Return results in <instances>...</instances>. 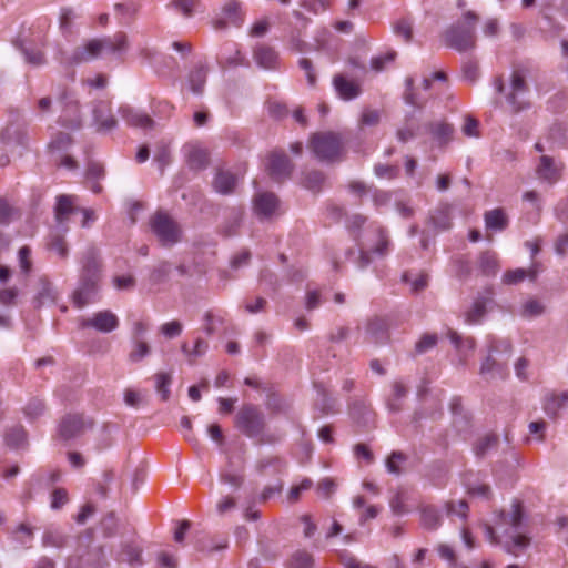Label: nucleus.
Instances as JSON below:
<instances>
[{
    "mask_svg": "<svg viewBox=\"0 0 568 568\" xmlns=\"http://www.w3.org/2000/svg\"><path fill=\"white\" fill-rule=\"evenodd\" d=\"M116 560L120 562H126L132 567L141 566L143 564L142 549L131 542L123 544L116 556Z\"/></svg>",
    "mask_w": 568,
    "mask_h": 568,
    "instance_id": "26",
    "label": "nucleus"
},
{
    "mask_svg": "<svg viewBox=\"0 0 568 568\" xmlns=\"http://www.w3.org/2000/svg\"><path fill=\"white\" fill-rule=\"evenodd\" d=\"M493 290L487 288L485 293H479L471 305L465 311V322L469 325L478 324L485 317L487 307L493 303Z\"/></svg>",
    "mask_w": 568,
    "mask_h": 568,
    "instance_id": "15",
    "label": "nucleus"
},
{
    "mask_svg": "<svg viewBox=\"0 0 568 568\" xmlns=\"http://www.w3.org/2000/svg\"><path fill=\"white\" fill-rule=\"evenodd\" d=\"M568 403V392L560 394H549L545 397L544 410L547 416L555 418L558 412Z\"/></svg>",
    "mask_w": 568,
    "mask_h": 568,
    "instance_id": "29",
    "label": "nucleus"
},
{
    "mask_svg": "<svg viewBox=\"0 0 568 568\" xmlns=\"http://www.w3.org/2000/svg\"><path fill=\"white\" fill-rule=\"evenodd\" d=\"M294 164L283 151H273L268 156L267 172L276 182L291 178Z\"/></svg>",
    "mask_w": 568,
    "mask_h": 568,
    "instance_id": "10",
    "label": "nucleus"
},
{
    "mask_svg": "<svg viewBox=\"0 0 568 568\" xmlns=\"http://www.w3.org/2000/svg\"><path fill=\"white\" fill-rule=\"evenodd\" d=\"M253 57L258 67L267 70L276 69L278 53L267 44H260L253 51Z\"/></svg>",
    "mask_w": 568,
    "mask_h": 568,
    "instance_id": "21",
    "label": "nucleus"
},
{
    "mask_svg": "<svg viewBox=\"0 0 568 568\" xmlns=\"http://www.w3.org/2000/svg\"><path fill=\"white\" fill-rule=\"evenodd\" d=\"M268 113L272 118L276 120H283L288 116L290 109L283 102L272 101L268 103Z\"/></svg>",
    "mask_w": 568,
    "mask_h": 568,
    "instance_id": "56",
    "label": "nucleus"
},
{
    "mask_svg": "<svg viewBox=\"0 0 568 568\" xmlns=\"http://www.w3.org/2000/svg\"><path fill=\"white\" fill-rule=\"evenodd\" d=\"M242 222V213L233 210L229 217L220 226V233L226 237L233 236L237 233V230Z\"/></svg>",
    "mask_w": 568,
    "mask_h": 568,
    "instance_id": "41",
    "label": "nucleus"
},
{
    "mask_svg": "<svg viewBox=\"0 0 568 568\" xmlns=\"http://www.w3.org/2000/svg\"><path fill=\"white\" fill-rule=\"evenodd\" d=\"M480 374L485 378H503L506 375V366L496 362L491 355H488L480 366Z\"/></svg>",
    "mask_w": 568,
    "mask_h": 568,
    "instance_id": "35",
    "label": "nucleus"
},
{
    "mask_svg": "<svg viewBox=\"0 0 568 568\" xmlns=\"http://www.w3.org/2000/svg\"><path fill=\"white\" fill-rule=\"evenodd\" d=\"M406 460V456L400 452H393L386 460V468L389 473L399 475L400 468L399 463Z\"/></svg>",
    "mask_w": 568,
    "mask_h": 568,
    "instance_id": "60",
    "label": "nucleus"
},
{
    "mask_svg": "<svg viewBox=\"0 0 568 568\" xmlns=\"http://www.w3.org/2000/svg\"><path fill=\"white\" fill-rule=\"evenodd\" d=\"M333 84L343 100H353L361 94V85L352 80H348L343 74H336L333 79Z\"/></svg>",
    "mask_w": 568,
    "mask_h": 568,
    "instance_id": "22",
    "label": "nucleus"
},
{
    "mask_svg": "<svg viewBox=\"0 0 568 568\" xmlns=\"http://www.w3.org/2000/svg\"><path fill=\"white\" fill-rule=\"evenodd\" d=\"M267 467H273L275 469V473H281L284 468V463L278 457H267L258 460L255 466L256 471L261 475L266 474Z\"/></svg>",
    "mask_w": 568,
    "mask_h": 568,
    "instance_id": "47",
    "label": "nucleus"
},
{
    "mask_svg": "<svg viewBox=\"0 0 568 568\" xmlns=\"http://www.w3.org/2000/svg\"><path fill=\"white\" fill-rule=\"evenodd\" d=\"M234 424L245 436L256 438L263 435L265 416L257 406L245 404L236 413Z\"/></svg>",
    "mask_w": 568,
    "mask_h": 568,
    "instance_id": "8",
    "label": "nucleus"
},
{
    "mask_svg": "<svg viewBox=\"0 0 568 568\" xmlns=\"http://www.w3.org/2000/svg\"><path fill=\"white\" fill-rule=\"evenodd\" d=\"M57 298V292L51 282L47 278H40L39 290L33 300L36 307H41L49 303H54Z\"/></svg>",
    "mask_w": 568,
    "mask_h": 568,
    "instance_id": "28",
    "label": "nucleus"
},
{
    "mask_svg": "<svg viewBox=\"0 0 568 568\" xmlns=\"http://www.w3.org/2000/svg\"><path fill=\"white\" fill-rule=\"evenodd\" d=\"M430 222L437 230H448L452 225L450 207L448 205H440L435 209L430 214Z\"/></svg>",
    "mask_w": 568,
    "mask_h": 568,
    "instance_id": "33",
    "label": "nucleus"
},
{
    "mask_svg": "<svg viewBox=\"0 0 568 568\" xmlns=\"http://www.w3.org/2000/svg\"><path fill=\"white\" fill-rule=\"evenodd\" d=\"M79 326L81 328L92 327L101 333H110L119 326L118 316L111 311H100L92 317L81 318Z\"/></svg>",
    "mask_w": 568,
    "mask_h": 568,
    "instance_id": "14",
    "label": "nucleus"
},
{
    "mask_svg": "<svg viewBox=\"0 0 568 568\" xmlns=\"http://www.w3.org/2000/svg\"><path fill=\"white\" fill-rule=\"evenodd\" d=\"M497 445L498 436L495 434H487L476 442L474 452L477 457H484L489 450L495 449Z\"/></svg>",
    "mask_w": 568,
    "mask_h": 568,
    "instance_id": "42",
    "label": "nucleus"
},
{
    "mask_svg": "<svg viewBox=\"0 0 568 568\" xmlns=\"http://www.w3.org/2000/svg\"><path fill=\"white\" fill-rule=\"evenodd\" d=\"M445 507L448 516H457L463 520L467 518L469 507L466 500L447 501Z\"/></svg>",
    "mask_w": 568,
    "mask_h": 568,
    "instance_id": "45",
    "label": "nucleus"
},
{
    "mask_svg": "<svg viewBox=\"0 0 568 568\" xmlns=\"http://www.w3.org/2000/svg\"><path fill=\"white\" fill-rule=\"evenodd\" d=\"M544 313V305L537 300H529L523 305L521 315L526 318L535 317Z\"/></svg>",
    "mask_w": 568,
    "mask_h": 568,
    "instance_id": "53",
    "label": "nucleus"
},
{
    "mask_svg": "<svg viewBox=\"0 0 568 568\" xmlns=\"http://www.w3.org/2000/svg\"><path fill=\"white\" fill-rule=\"evenodd\" d=\"M377 244L373 247L372 252L385 256L388 253L389 239L383 227H376Z\"/></svg>",
    "mask_w": 568,
    "mask_h": 568,
    "instance_id": "49",
    "label": "nucleus"
},
{
    "mask_svg": "<svg viewBox=\"0 0 568 568\" xmlns=\"http://www.w3.org/2000/svg\"><path fill=\"white\" fill-rule=\"evenodd\" d=\"M402 280L403 282L410 284L413 293H418L428 285V275L424 273L419 274L415 280H410V273L405 272Z\"/></svg>",
    "mask_w": 568,
    "mask_h": 568,
    "instance_id": "51",
    "label": "nucleus"
},
{
    "mask_svg": "<svg viewBox=\"0 0 568 568\" xmlns=\"http://www.w3.org/2000/svg\"><path fill=\"white\" fill-rule=\"evenodd\" d=\"M79 210L73 204L72 196H58L54 207V219L58 232L50 235L47 247L50 251H54L62 260H65L69 255L68 243L63 235L68 231L65 223L69 221L70 216L75 214Z\"/></svg>",
    "mask_w": 568,
    "mask_h": 568,
    "instance_id": "5",
    "label": "nucleus"
},
{
    "mask_svg": "<svg viewBox=\"0 0 568 568\" xmlns=\"http://www.w3.org/2000/svg\"><path fill=\"white\" fill-rule=\"evenodd\" d=\"M477 22L478 16L475 12H465L463 20L455 22L443 33L445 45L458 52H466L475 49Z\"/></svg>",
    "mask_w": 568,
    "mask_h": 568,
    "instance_id": "3",
    "label": "nucleus"
},
{
    "mask_svg": "<svg viewBox=\"0 0 568 568\" xmlns=\"http://www.w3.org/2000/svg\"><path fill=\"white\" fill-rule=\"evenodd\" d=\"M150 229L161 246L172 247L182 241V226L165 211H156L149 220Z\"/></svg>",
    "mask_w": 568,
    "mask_h": 568,
    "instance_id": "7",
    "label": "nucleus"
},
{
    "mask_svg": "<svg viewBox=\"0 0 568 568\" xmlns=\"http://www.w3.org/2000/svg\"><path fill=\"white\" fill-rule=\"evenodd\" d=\"M151 353V347L143 338H132V349L129 353L131 363H139Z\"/></svg>",
    "mask_w": 568,
    "mask_h": 568,
    "instance_id": "39",
    "label": "nucleus"
},
{
    "mask_svg": "<svg viewBox=\"0 0 568 568\" xmlns=\"http://www.w3.org/2000/svg\"><path fill=\"white\" fill-rule=\"evenodd\" d=\"M183 329V325L180 321H171L168 323H164L160 327L161 334H163L166 338H174L181 335Z\"/></svg>",
    "mask_w": 568,
    "mask_h": 568,
    "instance_id": "57",
    "label": "nucleus"
},
{
    "mask_svg": "<svg viewBox=\"0 0 568 568\" xmlns=\"http://www.w3.org/2000/svg\"><path fill=\"white\" fill-rule=\"evenodd\" d=\"M486 227L503 231L508 226V217L503 209H494L485 213Z\"/></svg>",
    "mask_w": 568,
    "mask_h": 568,
    "instance_id": "32",
    "label": "nucleus"
},
{
    "mask_svg": "<svg viewBox=\"0 0 568 568\" xmlns=\"http://www.w3.org/2000/svg\"><path fill=\"white\" fill-rule=\"evenodd\" d=\"M67 544V537L59 530L48 529L42 537L44 547L62 548Z\"/></svg>",
    "mask_w": 568,
    "mask_h": 568,
    "instance_id": "43",
    "label": "nucleus"
},
{
    "mask_svg": "<svg viewBox=\"0 0 568 568\" xmlns=\"http://www.w3.org/2000/svg\"><path fill=\"white\" fill-rule=\"evenodd\" d=\"M495 526L501 531L504 540L497 535L495 528L489 525H484L486 538L494 545H500L507 552L517 555L519 551L527 548L530 544V538L524 534V510L518 500H514L509 511L500 510L496 514Z\"/></svg>",
    "mask_w": 568,
    "mask_h": 568,
    "instance_id": "1",
    "label": "nucleus"
},
{
    "mask_svg": "<svg viewBox=\"0 0 568 568\" xmlns=\"http://www.w3.org/2000/svg\"><path fill=\"white\" fill-rule=\"evenodd\" d=\"M374 172L378 178H385L390 180L398 176L399 169L396 165L379 163L375 165Z\"/></svg>",
    "mask_w": 568,
    "mask_h": 568,
    "instance_id": "63",
    "label": "nucleus"
},
{
    "mask_svg": "<svg viewBox=\"0 0 568 568\" xmlns=\"http://www.w3.org/2000/svg\"><path fill=\"white\" fill-rule=\"evenodd\" d=\"M478 266L484 275H495L499 270L496 253L490 251L483 252L478 257Z\"/></svg>",
    "mask_w": 568,
    "mask_h": 568,
    "instance_id": "36",
    "label": "nucleus"
},
{
    "mask_svg": "<svg viewBox=\"0 0 568 568\" xmlns=\"http://www.w3.org/2000/svg\"><path fill=\"white\" fill-rule=\"evenodd\" d=\"M254 212L260 217H272L280 207L278 197L272 192H262L254 196Z\"/></svg>",
    "mask_w": 568,
    "mask_h": 568,
    "instance_id": "18",
    "label": "nucleus"
},
{
    "mask_svg": "<svg viewBox=\"0 0 568 568\" xmlns=\"http://www.w3.org/2000/svg\"><path fill=\"white\" fill-rule=\"evenodd\" d=\"M17 216H19L18 210L6 199L0 197V224L8 225Z\"/></svg>",
    "mask_w": 568,
    "mask_h": 568,
    "instance_id": "46",
    "label": "nucleus"
},
{
    "mask_svg": "<svg viewBox=\"0 0 568 568\" xmlns=\"http://www.w3.org/2000/svg\"><path fill=\"white\" fill-rule=\"evenodd\" d=\"M92 122L99 133H106L115 129L118 121L112 114L110 102L100 100L93 103Z\"/></svg>",
    "mask_w": 568,
    "mask_h": 568,
    "instance_id": "11",
    "label": "nucleus"
},
{
    "mask_svg": "<svg viewBox=\"0 0 568 568\" xmlns=\"http://www.w3.org/2000/svg\"><path fill=\"white\" fill-rule=\"evenodd\" d=\"M527 277L534 281L537 277V271L535 268L528 271L524 268L509 270L504 274L503 282L513 285L523 282Z\"/></svg>",
    "mask_w": 568,
    "mask_h": 568,
    "instance_id": "37",
    "label": "nucleus"
},
{
    "mask_svg": "<svg viewBox=\"0 0 568 568\" xmlns=\"http://www.w3.org/2000/svg\"><path fill=\"white\" fill-rule=\"evenodd\" d=\"M209 69L204 64L195 67L187 77L190 89L194 94H202L206 82Z\"/></svg>",
    "mask_w": 568,
    "mask_h": 568,
    "instance_id": "30",
    "label": "nucleus"
},
{
    "mask_svg": "<svg viewBox=\"0 0 568 568\" xmlns=\"http://www.w3.org/2000/svg\"><path fill=\"white\" fill-rule=\"evenodd\" d=\"M420 520L425 528L435 529L439 525L440 517L435 508L426 507L422 510Z\"/></svg>",
    "mask_w": 568,
    "mask_h": 568,
    "instance_id": "48",
    "label": "nucleus"
},
{
    "mask_svg": "<svg viewBox=\"0 0 568 568\" xmlns=\"http://www.w3.org/2000/svg\"><path fill=\"white\" fill-rule=\"evenodd\" d=\"M102 43V50L111 54L122 55L129 49V39L126 33L119 31L112 37L99 38Z\"/></svg>",
    "mask_w": 568,
    "mask_h": 568,
    "instance_id": "20",
    "label": "nucleus"
},
{
    "mask_svg": "<svg viewBox=\"0 0 568 568\" xmlns=\"http://www.w3.org/2000/svg\"><path fill=\"white\" fill-rule=\"evenodd\" d=\"M408 388L400 382L395 381L392 385V394L387 398V407L392 413L402 410V399L406 397Z\"/></svg>",
    "mask_w": 568,
    "mask_h": 568,
    "instance_id": "31",
    "label": "nucleus"
},
{
    "mask_svg": "<svg viewBox=\"0 0 568 568\" xmlns=\"http://www.w3.org/2000/svg\"><path fill=\"white\" fill-rule=\"evenodd\" d=\"M93 426L92 420L85 419L82 415L70 414L62 418L59 424V436L70 440L81 436L88 428Z\"/></svg>",
    "mask_w": 568,
    "mask_h": 568,
    "instance_id": "9",
    "label": "nucleus"
},
{
    "mask_svg": "<svg viewBox=\"0 0 568 568\" xmlns=\"http://www.w3.org/2000/svg\"><path fill=\"white\" fill-rule=\"evenodd\" d=\"M494 85L496 91L505 97L508 109L513 114H518L531 108V102L527 99L529 87L523 71H513L508 87L504 83L501 77L495 79Z\"/></svg>",
    "mask_w": 568,
    "mask_h": 568,
    "instance_id": "4",
    "label": "nucleus"
},
{
    "mask_svg": "<svg viewBox=\"0 0 568 568\" xmlns=\"http://www.w3.org/2000/svg\"><path fill=\"white\" fill-rule=\"evenodd\" d=\"M61 101L63 102V113L59 120L60 124L69 129H79L82 121L78 101L70 99L68 92H63Z\"/></svg>",
    "mask_w": 568,
    "mask_h": 568,
    "instance_id": "17",
    "label": "nucleus"
},
{
    "mask_svg": "<svg viewBox=\"0 0 568 568\" xmlns=\"http://www.w3.org/2000/svg\"><path fill=\"white\" fill-rule=\"evenodd\" d=\"M23 410L28 418L36 419L44 413L45 405L42 399L32 398L28 402Z\"/></svg>",
    "mask_w": 568,
    "mask_h": 568,
    "instance_id": "50",
    "label": "nucleus"
},
{
    "mask_svg": "<svg viewBox=\"0 0 568 568\" xmlns=\"http://www.w3.org/2000/svg\"><path fill=\"white\" fill-rule=\"evenodd\" d=\"M156 378V390L161 394L163 400H168L170 397L169 386L171 384L172 377L169 373H158L155 375Z\"/></svg>",
    "mask_w": 568,
    "mask_h": 568,
    "instance_id": "52",
    "label": "nucleus"
},
{
    "mask_svg": "<svg viewBox=\"0 0 568 568\" xmlns=\"http://www.w3.org/2000/svg\"><path fill=\"white\" fill-rule=\"evenodd\" d=\"M72 143V136L65 132H59L50 142L51 150L62 151L69 148Z\"/></svg>",
    "mask_w": 568,
    "mask_h": 568,
    "instance_id": "58",
    "label": "nucleus"
},
{
    "mask_svg": "<svg viewBox=\"0 0 568 568\" xmlns=\"http://www.w3.org/2000/svg\"><path fill=\"white\" fill-rule=\"evenodd\" d=\"M308 149L314 156L325 163H335L343 160L344 142L338 133L315 132L308 139Z\"/></svg>",
    "mask_w": 568,
    "mask_h": 568,
    "instance_id": "6",
    "label": "nucleus"
},
{
    "mask_svg": "<svg viewBox=\"0 0 568 568\" xmlns=\"http://www.w3.org/2000/svg\"><path fill=\"white\" fill-rule=\"evenodd\" d=\"M367 339L375 344H383L389 337V322L387 317L373 316L365 326Z\"/></svg>",
    "mask_w": 568,
    "mask_h": 568,
    "instance_id": "16",
    "label": "nucleus"
},
{
    "mask_svg": "<svg viewBox=\"0 0 568 568\" xmlns=\"http://www.w3.org/2000/svg\"><path fill=\"white\" fill-rule=\"evenodd\" d=\"M562 168L564 165L556 164L551 156L542 155L537 166V175L540 180L554 184L560 180Z\"/></svg>",
    "mask_w": 568,
    "mask_h": 568,
    "instance_id": "19",
    "label": "nucleus"
},
{
    "mask_svg": "<svg viewBox=\"0 0 568 568\" xmlns=\"http://www.w3.org/2000/svg\"><path fill=\"white\" fill-rule=\"evenodd\" d=\"M236 175L226 170H219L213 180L214 190L223 195L233 193L236 187Z\"/></svg>",
    "mask_w": 568,
    "mask_h": 568,
    "instance_id": "23",
    "label": "nucleus"
},
{
    "mask_svg": "<svg viewBox=\"0 0 568 568\" xmlns=\"http://www.w3.org/2000/svg\"><path fill=\"white\" fill-rule=\"evenodd\" d=\"M4 440L11 448H21L27 443V432L22 426H14L7 430Z\"/></svg>",
    "mask_w": 568,
    "mask_h": 568,
    "instance_id": "40",
    "label": "nucleus"
},
{
    "mask_svg": "<svg viewBox=\"0 0 568 568\" xmlns=\"http://www.w3.org/2000/svg\"><path fill=\"white\" fill-rule=\"evenodd\" d=\"M101 277V262L99 252L94 247L87 250L80 277V285L72 295L77 307L82 308L88 305L98 291V284Z\"/></svg>",
    "mask_w": 568,
    "mask_h": 568,
    "instance_id": "2",
    "label": "nucleus"
},
{
    "mask_svg": "<svg viewBox=\"0 0 568 568\" xmlns=\"http://www.w3.org/2000/svg\"><path fill=\"white\" fill-rule=\"evenodd\" d=\"M120 113L130 126L148 129L152 128L154 124V121L148 114L135 111L130 106H121Z\"/></svg>",
    "mask_w": 568,
    "mask_h": 568,
    "instance_id": "24",
    "label": "nucleus"
},
{
    "mask_svg": "<svg viewBox=\"0 0 568 568\" xmlns=\"http://www.w3.org/2000/svg\"><path fill=\"white\" fill-rule=\"evenodd\" d=\"M288 48L295 52H304L308 44L302 39L300 30H292L288 37Z\"/></svg>",
    "mask_w": 568,
    "mask_h": 568,
    "instance_id": "54",
    "label": "nucleus"
},
{
    "mask_svg": "<svg viewBox=\"0 0 568 568\" xmlns=\"http://www.w3.org/2000/svg\"><path fill=\"white\" fill-rule=\"evenodd\" d=\"M186 161L192 170H202L209 164V154L204 149L191 146L186 155Z\"/></svg>",
    "mask_w": 568,
    "mask_h": 568,
    "instance_id": "34",
    "label": "nucleus"
},
{
    "mask_svg": "<svg viewBox=\"0 0 568 568\" xmlns=\"http://www.w3.org/2000/svg\"><path fill=\"white\" fill-rule=\"evenodd\" d=\"M313 556L306 551H297L292 558L293 568H313Z\"/></svg>",
    "mask_w": 568,
    "mask_h": 568,
    "instance_id": "55",
    "label": "nucleus"
},
{
    "mask_svg": "<svg viewBox=\"0 0 568 568\" xmlns=\"http://www.w3.org/2000/svg\"><path fill=\"white\" fill-rule=\"evenodd\" d=\"M199 6L200 0H173L169 4L186 18L192 17Z\"/></svg>",
    "mask_w": 568,
    "mask_h": 568,
    "instance_id": "44",
    "label": "nucleus"
},
{
    "mask_svg": "<svg viewBox=\"0 0 568 568\" xmlns=\"http://www.w3.org/2000/svg\"><path fill=\"white\" fill-rule=\"evenodd\" d=\"M2 141L8 145H21L24 146L28 143V128L26 121H23L19 113L10 120L6 129L1 134Z\"/></svg>",
    "mask_w": 568,
    "mask_h": 568,
    "instance_id": "13",
    "label": "nucleus"
},
{
    "mask_svg": "<svg viewBox=\"0 0 568 568\" xmlns=\"http://www.w3.org/2000/svg\"><path fill=\"white\" fill-rule=\"evenodd\" d=\"M425 129L439 142L440 145L447 144L454 133V128L449 123L429 122L425 125Z\"/></svg>",
    "mask_w": 568,
    "mask_h": 568,
    "instance_id": "27",
    "label": "nucleus"
},
{
    "mask_svg": "<svg viewBox=\"0 0 568 568\" xmlns=\"http://www.w3.org/2000/svg\"><path fill=\"white\" fill-rule=\"evenodd\" d=\"M317 398L314 407L320 410L321 416L336 414L338 412L336 400L328 394V392L320 385H316Z\"/></svg>",
    "mask_w": 568,
    "mask_h": 568,
    "instance_id": "25",
    "label": "nucleus"
},
{
    "mask_svg": "<svg viewBox=\"0 0 568 568\" xmlns=\"http://www.w3.org/2000/svg\"><path fill=\"white\" fill-rule=\"evenodd\" d=\"M436 334H424L420 339L416 343L415 351L417 354H423L428 349L433 348L437 344Z\"/></svg>",
    "mask_w": 568,
    "mask_h": 568,
    "instance_id": "59",
    "label": "nucleus"
},
{
    "mask_svg": "<svg viewBox=\"0 0 568 568\" xmlns=\"http://www.w3.org/2000/svg\"><path fill=\"white\" fill-rule=\"evenodd\" d=\"M102 51V43L100 39L94 38L74 48L71 55L68 57L63 63H65L68 67L85 63L100 57Z\"/></svg>",
    "mask_w": 568,
    "mask_h": 568,
    "instance_id": "12",
    "label": "nucleus"
},
{
    "mask_svg": "<svg viewBox=\"0 0 568 568\" xmlns=\"http://www.w3.org/2000/svg\"><path fill=\"white\" fill-rule=\"evenodd\" d=\"M325 174L318 170H312L304 174L302 184L312 192H320L325 182Z\"/></svg>",
    "mask_w": 568,
    "mask_h": 568,
    "instance_id": "38",
    "label": "nucleus"
},
{
    "mask_svg": "<svg viewBox=\"0 0 568 568\" xmlns=\"http://www.w3.org/2000/svg\"><path fill=\"white\" fill-rule=\"evenodd\" d=\"M341 560H342L344 568H377L373 565L364 564V562L359 561L357 558H355L351 555H347V554L342 555Z\"/></svg>",
    "mask_w": 568,
    "mask_h": 568,
    "instance_id": "64",
    "label": "nucleus"
},
{
    "mask_svg": "<svg viewBox=\"0 0 568 568\" xmlns=\"http://www.w3.org/2000/svg\"><path fill=\"white\" fill-rule=\"evenodd\" d=\"M467 493L474 497H480L484 499H489L491 497V490L489 485L487 484H467Z\"/></svg>",
    "mask_w": 568,
    "mask_h": 568,
    "instance_id": "61",
    "label": "nucleus"
},
{
    "mask_svg": "<svg viewBox=\"0 0 568 568\" xmlns=\"http://www.w3.org/2000/svg\"><path fill=\"white\" fill-rule=\"evenodd\" d=\"M69 501L68 491L64 488H55L51 494V508L58 510Z\"/></svg>",
    "mask_w": 568,
    "mask_h": 568,
    "instance_id": "62",
    "label": "nucleus"
}]
</instances>
